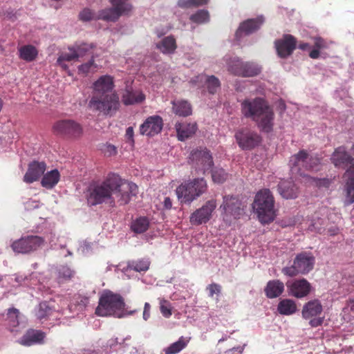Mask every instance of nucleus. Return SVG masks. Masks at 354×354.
Returning <instances> with one entry per match:
<instances>
[{"instance_id":"nucleus-58","label":"nucleus","mask_w":354,"mask_h":354,"mask_svg":"<svg viewBox=\"0 0 354 354\" xmlns=\"http://www.w3.org/2000/svg\"><path fill=\"white\" fill-rule=\"evenodd\" d=\"M172 202L170 198L166 197L164 200V207L167 209H169L171 208Z\"/></svg>"},{"instance_id":"nucleus-50","label":"nucleus","mask_w":354,"mask_h":354,"mask_svg":"<svg viewBox=\"0 0 354 354\" xmlns=\"http://www.w3.org/2000/svg\"><path fill=\"white\" fill-rule=\"evenodd\" d=\"M160 310L165 317L169 318L171 317L172 312L170 302L166 299H161L160 301Z\"/></svg>"},{"instance_id":"nucleus-52","label":"nucleus","mask_w":354,"mask_h":354,"mask_svg":"<svg viewBox=\"0 0 354 354\" xmlns=\"http://www.w3.org/2000/svg\"><path fill=\"white\" fill-rule=\"evenodd\" d=\"M207 290H209V297L212 298L215 294H221V286L218 283H212L207 287Z\"/></svg>"},{"instance_id":"nucleus-21","label":"nucleus","mask_w":354,"mask_h":354,"mask_svg":"<svg viewBox=\"0 0 354 354\" xmlns=\"http://www.w3.org/2000/svg\"><path fill=\"white\" fill-rule=\"evenodd\" d=\"M162 118L157 115L148 117L140 127V133L149 137L160 133L162 129Z\"/></svg>"},{"instance_id":"nucleus-56","label":"nucleus","mask_w":354,"mask_h":354,"mask_svg":"<svg viewBox=\"0 0 354 354\" xmlns=\"http://www.w3.org/2000/svg\"><path fill=\"white\" fill-rule=\"evenodd\" d=\"M192 7H198L206 5L208 3V0H192Z\"/></svg>"},{"instance_id":"nucleus-46","label":"nucleus","mask_w":354,"mask_h":354,"mask_svg":"<svg viewBox=\"0 0 354 354\" xmlns=\"http://www.w3.org/2000/svg\"><path fill=\"white\" fill-rule=\"evenodd\" d=\"M209 12L205 10H200L190 16V20L198 24L207 22L209 21Z\"/></svg>"},{"instance_id":"nucleus-49","label":"nucleus","mask_w":354,"mask_h":354,"mask_svg":"<svg viewBox=\"0 0 354 354\" xmlns=\"http://www.w3.org/2000/svg\"><path fill=\"white\" fill-rule=\"evenodd\" d=\"M211 171L212 178L214 183H222L227 179V174L223 169H211Z\"/></svg>"},{"instance_id":"nucleus-13","label":"nucleus","mask_w":354,"mask_h":354,"mask_svg":"<svg viewBox=\"0 0 354 354\" xmlns=\"http://www.w3.org/2000/svg\"><path fill=\"white\" fill-rule=\"evenodd\" d=\"M323 311V307L319 300L314 299L305 304L301 310L302 317L309 319L311 327H317L324 322V317H320Z\"/></svg>"},{"instance_id":"nucleus-20","label":"nucleus","mask_w":354,"mask_h":354,"mask_svg":"<svg viewBox=\"0 0 354 354\" xmlns=\"http://www.w3.org/2000/svg\"><path fill=\"white\" fill-rule=\"evenodd\" d=\"M264 22V18L259 16L256 18L248 19L240 24L235 32V38L240 41L243 36H247L257 31Z\"/></svg>"},{"instance_id":"nucleus-35","label":"nucleus","mask_w":354,"mask_h":354,"mask_svg":"<svg viewBox=\"0 0 354 354\" xmlns=\"http://www.w3.org/2000/svg\"><path fill=\"white\" fill-rule=\"evenodd\" d=\"M60 174L57 169H53L44 175L41 184L46 189L53 188L59 182Z\"/></svg>"},{"instance_id":"nucleus-44","label":"nucleus","mask_w":354,"mask_h":354,"mask_svg":"<svg viewBox=\"0 0 354 354\" xmlns=\"http://www.w3.org/2000/svg\"><path fill=\"white\" fill-rule=\"evenodd\" d=\"M346 181V196L348 199L346 205H350L354 203V178H347L344 179Z\"/></svg>"},{"instance_id":"nucleus-23","label":"nucleus","mask_w":354,"mask_h":354,"mask_svg":"<svg viewBox=\"0 0 354 354\" xmlns=\"http://www.w3.org/2000/svg\"><path fill=\"white\" fill-rule=\"evenodd\" d=\"M114 87L113 78L105 75L100 77L93 84L92 96H100L115 93L113 91Z\"/></svg>"},{"instance_id":"nucleus-29","label":"nucleus","mask_w":354,"mask_h":354,"mask_svg":"<svg viewBox=\"0 0 354 354\" xmlns=\"http://www.w3.org/2000/svg\"><path fill=\"white\" fill-rule=\"evenodd\" d=\"M284 291V284L278 279L269 281L265 288L266 296L269 299H274L279 297Z\"/></svg>"},{"instance_id":"nucleus-12","label":"nucleus","mask_w":354,"mask_h":354,"mask_svg":"<svg viewBox=\"0 0 354 354\" xmlns=\"http://www.w3.org/2000/svg\"><path fill=\"white\" fill-rule=\"evenodd\" d=\"M189 162L196 170L201 171L203 174L211 170L214 165L210 151L206 148L193 150L189 156Z\"/></svg>"},{"instance_id":"nucleus-3","label":"nucleus","mask_w":354,"mask_h":354,"mask_svg":"<svg viewBox=\"0 0 354 354\" xmlns=\"http://www.w3.org/2000/svg\"><path fill=\"white\" fill-rule=\"evenodd\" d=\"M122 297L111 290H104L100 296L95 313L100 317L113 316L121 318L126 315H132L135 310L127 313Z\"/></svg>"},{"instance_id":"nucleus-53","label":"nucleus","mask_w":354,"mask_h":354,"mask_svg":"<svg viewBox=\"0 0 354 354\" xmlns=\"http://www.w3.org/2000/svg\"><path fill=\"white\" fill-rule=\"evenodd\" d=\"M331 180L329 178H324L318 179L316 184L320 187H328L331 184Z\"/></svg>"},{"instance_id":"nucleus-17","label":"nucleus","mask_w":354,"mask_h":354,"mask_svg":"<svg viewBox=\"0 0 354 354\" xmlns=\"http://www.w3.org/2000/svg\"><path fill=\"white\" fill-rule=\"evenodd\" d=\"M120 186L115 188L114 192L118 197V203L120 205H124L129 203L132 196L137 195L138 186L131 182H128L120 178Z\"/></svg>"},{"instance_id":"nucleus-4","label":"nucleus","mask_w":354,"mask_h":354,"mask_svg":"<svg viewBox=\"0 0 354 354\" xmlns=\"http://www.w3.org/2000/svg\"><path fill=\"white\" fill-rule=\"evenodd\" d=\"M110 1L113 8L102 10L97 15L91 10L84 8L79 15L80 19L83 21L93 19L115 21L121 15H128L132 10V6L128 0H110Z\"/></svg>"},{"instance_id":"nucleus-48","label":"nucleus","mask_w":354,"mask_h":354,"mask_svg":"<svg viewBox=\"0 0 354 354\" xmlns=\"http://www.w3.org/2000/svg\"><path fill=\"white\" fill-rule=\"evenodd\" d=\"M70 51H71L70 53H63L57 58V64L59 65H60L64 68H66V67H67V66L63 63L64 62H65V61L71 62V61H73V60L78 58L75 52V50H72Z\"/></svg>"},{"instance_id":"nucleus-6","label":"nucleus","mask_w":354,"mask_h":354,"mask_svg":"<svg viewBox=\"0 0 354 354\" xmlns=\"http://www.w3.org/2000/svg\"><path fill=\"white\" fill-rule=\"evenodd\" d=\"M207 183L204 178H194L181 183L176 190L181 203H190L207 190Z\"/></svg>"},{"instance_id":"nucleus-39","label":"nucleus","mask_w":354,"mask_h":354,"mask_svg":"<svg viewBox=\"0 0 354 354\" xmlns=\"http://www.w3.org/2000/svg\"><path fill=\"white\" fill-rule=\"evenodd\" d=\"M314 40V49L310 53L309 57L312 59H317L320 55V50L326 49L328 48L327 42L320 37H315Z\"/></svg>"},{"instance_id":"nucleus-60","label":"nucleus","mask_w":354,"mask_h":354,"mask_svg":"<svg viewBox=\"0 0 354 354\" xmlns=\"http://www.w3.org/2000/svg\"><path fill=\"white\" fill-rule=\"evenodd\" d=\"M3 16L5 18H8L9 19H13L14 18H16L15 15L13 13L12 11H6V12L3 13Z\"/></svg>"},{"instance_id":"nucleus-31","label":"nucleus","mask_w":354,"mask_h":354,"mask_svg":"<svg viewBox=\"0 0 354 354\" xmlns=\"http://www.w3.org/2000/svg\"><path fill=\"white\" fill-rule=\"evenodd\" d=\"M156 48L163 54H172L177 48L176 39L173 36L166 37L156 44Z\"/></svg>"},{"instance_id":"nucleus-11","label":"nucleus","mask_w":354,"mask_h":354,"mask_svg":"<svg viewBox=\"0 0 354 354\" xmlns=\"http://www.w3.org/2000/svg\"><path fill=\"white\" fill-rule=\"evenodd\" d=\"M227 70L234 75L253 77L261 72V68L253 62H243L239 58H231L227 62Z\"/></svg>"},{"instance_id":"nucleus-41","label":"nucleus","mask_w":354,"mask_h":354,"mask_svg":"<svg viewBox=\"0 0 354 354\" xmlns=\"http://www.w3.org/2000/svg\"><path fill=\"white\" fill-rule=\"evenodd\" d=\"M57 274L59 282H63L70 280L74 276L75 272L67 266H61L57 268Z\"/></svg>"},{"instance_id":"nucleus-22","label":"nucleus","mask_w":354,"mask_h":354,"mask_svg":"<svg viewBox=\"0 0 354 354\" xmlns=\"http://www.w3.org/2000/svg\"><path fill=\"white\" fill-rule=\"evenodd\" d=\"M286 287L289 295L296 298L304 297L311 291L310 283L304 278L287 281Z\"/></svg>"},{"instance_id":"nucleus-42","label":"nucleus","mask_w":354,"mask_h":354,"mask_svg":"<svg viewBox=\"0 0 354 354\" xmlns=\"http://www.w3.org/2000/svg\"><path fill=\"white\" fill-rule=\"evenodd\" d=\"M53 311V310L46 301L41 302L37 308L36 316L39 319L42 320L50 315Z\"/></svg>"},{"instance_id":"nucleus-55","label":"nucleus","mask_w":354,"mask_h":354,"mask_svg":"<svg viewBox=\"0 0 354 354\" xmlns=\"http://www.w3.org/2000/svg\"><path fill=\"white\" fill-rule=\"evenodd\" d=\"M151 306L149 303L146 302L143 310V319L147 320L150 317Z\"/></svg>"},{"instance_id":"nucleus-63","label":"nucleus","mask_w":354,"mask_h":354,"mask_svg":"<svg viewBox=\"0 0 354 354\" xmlns=\"http://www.w3.org/2000/svg\"><path fill=\"white\" fill-rule=\"evenodd\" d=\"M348 306H350L351 310L354 311V297L349 299Z\"/></svg>"},{"instance_id":"nucleus-24","label":"nucleus","mask_w":354,"mask_h":354,"mask_svg":"<svg viewBox=\"0 0 354 354\" xmlns=\"http://www.w3.org/2000/svg\"><path fill=\"white\" fill-rule=\"evenodd\" d=\"M278 55L286 58L292 55L297 46V40L292 35H284L283 38L275 41Z\"/></svg>"},{"instance_id":"nucleus-19","label":"nucleus","mask_w":354,"mask_h":354,"mask_svg":"<svg viewBox=\"0 0 354 354\" xmlns=\"http://www.w3.org/2000/svg\"><path fill=\"white\" fill-rule=\"evenodd\" d=\"M290 162L292 168L303 167L306 169L317 170L320 160L317 157L310 156L306 151L301 150L291 157Z\"/></svg>"},{"instance_id":"nucleus-1","label":"nucleus","mask_w":354,"mask_h":354,"mask_svg":"<svg viewBox=\"0 0 354 354\" xmlns=\"http://www.w3.org/2000/svg\"><path fill=\"white\" fill-rule=\"evenodd\" d=\"M243 115L254 121L260 131L270 133L273 130L274 112L268 102L262 97L245 99L241 104Z\"/></svg>"},{"instance_id":"nucleus-45","label":"nucleus","mask_w":354,"mask_h":354,"mask_svg":"<svg viewBox=\"0 0 354 354\" xmlns=\"http://www.w3.org/2000/svg\"><path fill=\"white\" fill-rule=\"evenodd\" d=\"M308 230L317 232L319 234L324 233L326 231L324 227V219L318 217L313 218L308 226Z\"/></svg>"},{"instance_id":"nucleus-47","label":"nucleus","mask_w":354,"mask_h":354,"mask_svg":"<svg viewBox=\"0 0 354 354\" xmlns=\"http://www.w3.org/2000/svg\"><path fill=\"white\" fill-rule=\"evenodd\" d=\"M19 311L15 308H9L7 313V319L12 327H16L19 324Z\"/></svg>"},{"instance_id":"nucleus-38","label":"nucleus","mask_w":354,"mask_h":354,"mask_svg":"<svg viewBox=\"0 0 354 354\" xmlns=\"http://www.w3.org/2000/svg\"><path fill=\"white\" fill-rule=\"evenodd\" d=\"M149 227V221L146 216H140L133 221L131 228L137 234L146 232Z\"/></svg>"},{"instance_id":"nucleus-30","label":"nucleus","mask_w":354,"mask_h":354,"mask_svg":"<svg viewBox=\"0 0 354 354\" xmlns=\"http://www.w3.org/2000/svg\"><path fill=\"white\" fill-rule=\"evenodd\" d=\"M145 100V95L142 91L126 89L122 100L125 105H131L141 103Z\"/></svg>"},{"instance_id":"nucleus-5","label":"nucleus","mask_w":354,"mask_h":354,"mask_svg":"<svg viewBox=\"0 0 354 354\" xmlns=\"http://www.w3.org/2000/svg\"><path fill=\"white\" fill-rule=\"evenodd\" d=\"M252 207L262 223H271L276 216L274 198L268 189H261L257 193Z\"/></svg>"},{"instance_id":"nucleus-9","label":"nucleus","mask_w":354,"mask_h":354,"mask_svg":"<svg viewBox=\"0 0 354 354\" xmlns=\"http://www.w3.org/2000/svg\"><path fill=\"white\" fill-rule=\"evenodd\" d=\"M332 163L338 168L346 169L343 178H354V158L348 153L343 146L336 148L331 156Z\"/></svg>"},{"instance_id":"nucleus-43","label":"nucleus","mask_w":354,"mask_h":354,"mask_svg":"<svg viewBox=\"0 0 354 354\" xmlns=\"http://www.w3.org/2000/svg\"><path fill=\"white\" fill-rule=\"evenodd\" d=\"M93 47V44L82 43L81 44H75L73 47H69L68 50H75L77 57H80L86 55Z\"/></svg>"},{"instance_id":"nucleus-51","label":"nucleus","mask_w":354,"mask_h":354,"mask_svg":"<svg viewBox=\"0 0 354 354\" xmlns=\"http://www.w3.org/2000/svg\"><path fill=\"white\" fill-rule=\"evenodd\" d=\"M96 68H97V66H96V64L94 62L93 58H92L88 62L84 63V64L80 65L78 67V71H79L80 73H82L84 75H86L92 69L94 71Z\"/></svg>"},{"instance_id":"nucleus-28","label":"nucleus","mask_w":354,"mask_h":354,"mask_svg":"<svg viewBox=\"0 0 354 354\" xmlns=\"http://www.w3.org/2000/svg\"><path fill=\"white\" fill-rule=\"evenodd\" d=\"M178 139L185 141L194 136L197 130L196 123L178 122L175 125Z\"/></svg>"},{"instance_id":"nucleus-7","label":"nucleus","mask_w":354,"mask_h":354,"mask_svg":"<svg viewBox=\"0 0 354 354\" xmlns=\"http://www.w3.org/2000/svg\"><path fill=\"white\" fill-rule=\"evenodd\" d=\"M315 263V258L313 253L301 252L295 256L292 265L283 268L282 272L289 277L306 274L313 269Z\"/></svg>"},{"instance_id":"nucleus-62","label":"nucleus","mask_w":354,"mask_h":354,"mask_svg":"<svg viewBox=\"0 0 354 354\" xmlns=\"http://www.w3.org/2000/svg\"><path fill=\"white\" fill-rule=\"evenodd\" d=\"M107 149L110 152V155L116 153V148L113 145H108Z\"/></svg>"},{"instance_id":"nucleus-26","label":"nucleus","mask_w":354,"mask_h":354,"mask_svg":"<svg viewBox=\"0 0 354 354\" xmlns=\"http://www.w3.org/2000/svg\"><path fill=\"white\" fill-rule=\"evenodd\" d=\"M278 192L285 199H295L299 194V187L290 180H282L278 185Z\"/></svg>"},{"instance_id":"nucleus-2","label":"nucleus","mask_w":354,"mask_h":354,"mask_svg":"<svg viewBox=\"0 0 354 354\" xmlns=\"http://www.w3.org/2000/svg\"><path fill=\"white\" fill-rule=\"evenodd\" d=\"M120 176L116 174H109L107 177L100 183L95 182L88 187L86 192L87 203L91 206L109 203L114 207L115 202L112 195L114 190L120 186Z\"/></svg>"},{"instance_id":"nucleus-61","label":"nucleus","mask_w":354,"mask_h":354,"mask_svg":"<svg viewBox=\"0 0 354 354\" xmlns=\"http://www.w3.org/2000/svg\"><path fill=\"white\" fill-rule=\"evenodd\" d=\"M298 48L302 50H308L310 48V46L308 43H300L298 46Z\"/></svg>"},{"instance_id":"nucleus-40","label":"nucleus","mask_w":354,"mask_h":354,"mask_svg":"<svg viewBox=\"0 0 354 354\" xmlns=\"http://www.w3.org/2000/svg\"><path fill=\"white\" fill-rule=\"evenodd\" d=\"M150 261L148 259H138L128 263V268L136 272H146L149 270Z\"/></svg>"},{"instance_id":"nucleus-10","label":"nucleus","mask_w":354,"mask_h":354,"mask_svg":"<svg viewBox=\"0 0 354 354\" xmlns=\"http://www.w3.org/2000/svg\"><path fill=\"white\" fill-rule=\"evenodd\" d=\"M55 134L69 139H77L83 133L82 125L73 120H60L53 127Z\"/></svg>"},{"instance_id":"nucleus-59","label":"nucleus","mask_w":354,"mask_h":354,"mask_svg":"<svg viewBox=\"0 0 354 354\" xmlns=\"http://www.w3.org/2000/svg\"><path fill=\"white\" fill-rule=\"evenodd\" d=\"M126 136L128 139L132 140L133 137V129L131 127H129L126 130Z\"/></svg>"},{"instance_id":"nucleus-8","label":"nucleus","mask_w":354,"mask_h":354,"mask_svg":"<svg viewBox=\"0 0 354 354\" xmlns=\"http://www.w3.org/2000/svg\"><path fill=\"white\" fill-rule=\"evenodd\" d=\"M119 106V97L116 93L91 96L88 102V106L91 109L102 113L105 115H111L113 112L118 109Z\"/></svg>"},{"instance_id":"nucleus-33","label":"nucleus","mask_w":354,"mask_h":354,"mask_svg":"<svg viewBox=\"0 0 354 354\" xmlns=\"http://www.w3.org/2000/svg\"><path fill=\"white\" fill-rule=\"evenodd\" d=\"M200 81H204L207 91L210 94H215L217 90L221 87L219 80L214 75H201L197 77Z\"/></svg>"},{"instance_id":"nucleus-37","label":"nucleus","mask_w":354,"mask_h":354,"mask_svg":"<svg viewBox=\"0 0 354 354\" xmlns=\"http://www.w3.org/2000/svg\"><path fill=\"white\" fill-rule=\"evenodd\" d=\"M189 339L181 336L177 342L163 349L165 354H176L184 349L188 344Z\"/></svg>"},{"instance_id":"nucleus-34","label":"nucleus","mask_w":354,"mask_h":354,"mask_svg":"<svg viewBox=\"0 0 354 354\" xmlns=\"http://www.w3.org/2000/svg\"><path fill=\"white\" fill-rule=\"evenodd\" d=\"M297 310L295 301L290 299H283L277 305L279 313L283 315H291L295 313Z\"/></svg>"},{"instance_id":"nucleus-15","label":"nucleus","mask_w":354,"mask_h":354,"mask_svg":"<svg viewBox=\"0 0 354 354\" xmlns=\"http://www.w3.org/2000/svg\"><path fill=\"white\" fill-rule=\"evenodd\" d=\"M44 243V239L39 236H26L16 240L11 248L17 253L28 254L39 248Z\"/></svg>"},{"instance_id":"nucleus-18","label":"nucleus","mask_w":354,"mask_h":354,"mask_svg":"<svg viewBox=\"0 0 354 354\" xmlns=\"http://www.w3.org/2000/svg\"><path fill=\"white\" fill-rule=\"evenodd\" d=\"M216 207L215 200L207 201L201 208L194 211L190 216L189 221L192 225H199L207 223L211 217L212 212Z\"/></svg>"},{"instance_id":"nucleus-36","label":"nucleus","mask_w":354,"mask_h":354,"mask_svg":"<svg viewBox=\"0 0 354 354\" xmlns=\"http://www.w3.org/2000/svg\"><path fill=\"white\" fill-rule=\"evenodd\" d=\"M19 57L26 62L35 60L38 55L37 48L32 45H25L19 49Z\"/></svg>"},{"instance_id":"nucleus-14","label":"nucleus","mask_w":354,"mask_h":354,"mask_svg":"<svg viewBox=\"0 0 354 354\" xmlns=\"http://www.w3.org/2000/svg\"><path fill=\"white\" fill-rule=\"evenodd\" d=\"M236 143L242 150H252L261 142V136L248 128L237 130L234 134Z\"/></svg>"},{"instance_id":"nucleus-57","label":"nucleus","mask_w":354,"mask_h":354,"mask_svg":"<svg viewBox=\"0 0 354 354\" xmlns=\"http://www.w3.org/2000/svg\"><path fill=\"white\" fill-rule=\"evenodd\" d=\"M339 232V230L336 226H333L327 230V234L330 236L337 235Z\"/></svg>"},{"instance_id":"nucleus-27","label":"nucleus","mask_w":354,"mask_h":354,"mask_svg":"<svg viewBox=\"0 0 354 354\" xmlns=\"http://www.w3.org/2000/svg\"><path fill=\"white\" fill-rule=\"evenodd\" d=\"M46 334L41 330L29 329L21 338L19 343L29 346L33 344H42Z\"/></svg>"},{"instance_id":"nucleus-54","label":"nucleus","mask_w":354,"mask_h":354,"mask_svg":"<svg viewBox=\"0 0 354 354\" xmlns=\"http://www.w3.org/2000/svg\"><path fill=\"white\" fill-rule=\"evenodd\" d=\"M178 6L182 8H192V0H178Z\"/></svg>"},{"instance_id":"nucleus-32","label":"nucleus","mask_w":354,"mask_h":354,"mask_svg":"<svg viewBox=\"0 0 354 354\" xmlns=\"http://www.w3.org/2000/svg\"><path fill=\"white\" fill-rule=\"evenodd\" d=\"M173 112L179 116L187 117L192 114V109L191 104L185 100H178L172 102Z\"/></svg>"},{"instance_id":"nucleus-16","label":"nucleus","mask_w":354,"mask_h":354,"mask_svg":"<svg viewBox=\"0 0 354 354\" xmlns=\"http://www.w3.org/2000/svg\"><path fill=\"white\" fill-rule=\"evenodd\" d=\"M221 208L224 211V220L231 221L239 219L244 214V209L241 201L236 196H224Z\"/></svg>"},{"instance_id":"nucleus-25","label":"nucleus","mask_w":354,"mask_h":354,"mask_svg":"<svg viewBox=\"0 0 354 354\" xmlns=\"http://www.w3.org/2000/svg\"><path fill=\"white\" fill-rule=\"evenodd\" d=\"M46 165L44 162H32L29 164L28 171L24 177V181L32 183L37 181L46 170Z\"/></svg>"}]
</instances>
